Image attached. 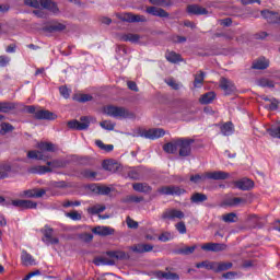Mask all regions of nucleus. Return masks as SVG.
Listing matches in <instances>:
<instances>
[{"mask_svg": "<svg viewBox=\"0 0 280 280\" xmlns=\"http://www.w3.org/2000/svg\"><path fill=\"white\" fill-rule=\"evenodd\" d=\"M47 194L45 189H30L24 191L26 198H43Z\"/></svg>", "mask_w": 280, "mask_h": 280, "instance_id": "obj_27", "label": "nucleus"}, {"mask_svg": "<svg viewBox=\"0 0 280 280\" xmlns=\"http://www.w3.org/2000/svg\"><path fill=\"white\" fill-rule=\"evenodd\" d=\"M222 36L225 40H233V38H235V33L233 31H228L222 33Z\"/></svg>", "mask_w": 280, "mask_h": 280, "instance_id": "obj_62", "label": "nucleus"}, {"mask_svg": "<svg viewBox=\"0 0 280 280\" xmlns=\"http://www.w3.org/2000/svg\"><path fill=\"white\" fill-rule=\"evenodd\" d=\"M43 242L47 245L59 244L60 240H58V237H54V229L45 226Z\"/></svg>", "mask_w": 280, "mask_h": 280, "instance_id": "obj_18", "label": "nucleus"}, {"mask_svg": "<svg viewBox=\"0 0 280 280\" xmlns=\"http://www.w3.org/2000/svg\"><path fill=\"white\" fill-rule=\"evenodd\" d=\"M101 128L104 130H115V122L110 120H104L100 122Z\"/></svg>", "mask_w": 280, "mask_h": 280, "instance_id": "obj_53", "label": "nucleus"}, {"mask_svg": "<svg viewBox=\"0 0 280 280\" xmlns=\"http://www.w3.org/2000/svg\"><path fill=\"white\" fill-rule=\"evenodd\" d=\"M81 176H83V178H88L89 180H97V172L91 170H84L81 173Z\"/></svg>", "mask_w": 280, "mask_h": 280, "instance_id": "obj_47", "label": "nucleus"}, {"mask_svg": "<svg viewBox=\"0 0 280 280\" xmlns=\"http://www.w3.org/2000/svg\"><path fill=\"white\" fill-rule=\"evenodd\" d=\"M268 67H270V62L268 61V59L262 57L254 61L252 69L264 70V69H268Z\"/></svg>", "mask_w": 280, "mask_h": 280, "instance_id": "obj_34", "label": "nucleus"}, {"mask_svg": "<svg viewBox=\"0 0 280 280\" xmlns=\"http://www.w3.org/2000/svg\"><path fill=\"white\" fill-rule=\"evenodd\" d=\"M183 218H185V213L177 209L165 210L162 214L163 220H183Z\"/></svg>", "mask_w": 280, "mask_h": 280, "instance_id": "obj_12", "label": "nucleus"}, {"mask_svg": "<svg viewBox=\"0 0 280 280\" xmlns=\"http://www.w3.org/2000/svg\"><path fill=\"white\" fill-rule=\"evenodd\" d=\"M268 132L270 137H273V139H280V125L271 126L268 129Z\"/></svg>", "mask_w": 280, "mask_h": 280, "instance_id": "obj_49", "label": "nucleus"}, {"mask_svg": "<svg viewBox=\"0 0 280 280\" xmlns=\"http://www.w3.org/2000/svg\"><path fill=\"white\" fill-rule=\"evenodd\" d=\"M121 202H124V205H139V202H143V197L127 195L121 198Z\"/></svg>", "mask_w": 280, "mask_h": 280, "instance_id": "obj_28", "label": "nucleus"}, {"mask_svg": "<svg viewBox=\"0 0 280 280\" xmlns=\"http://www.w3.org/2000/svg\"><path fill=\"white\" fill-rule=\"evenodd\" d=\"M187 12H188V14H195L196 16H201L203 14H209V11H207L200 4H189L187 7Z\"/></svg>", "mask_w": 280, "mask_h": 280, "instance_id": "obj_21", "label": "nucleus"}, {"mask_svg": "<svg viewBox=\"0 0 280 280\" xmlns=\"http://www.w3.org/2000/svg\"><path fill=\"white\" fill-rule=\"evenodd\" d=\"M66 218H70V220H73V222H78V221L82 220V213L74 210V211L66 213Z\"/></svg>", "mask_w": 280, "mask_h": 280, "instance_id": "obj_51", "label": "nucleus"}, {"mask_svg": "<svg viewBox=\"0 0 280 280\" xmlns=\"http://www.w3.org/2000/svg\"><path fill=\"white\" fill-rule=\"evenodd\" d=\"M9 63H10V57L0 56V67H8Z\"/></svg>", "mask_w": 280, "mask_h": 280, "instance_id": "obj_63", "label": "nucleus"}, {"mask_svg": "<svg viewBox=\"0 0 280 280\" xmlns=\"http://www.w3.org/2000/svg\"><path fill=\"white\" fill-rule=\"evenodd\" d=\"M58 116L47 109H39L35 113V119H47L54 121Z\"/></svg>", "mask_w": 280, "mask_h": 280, "instance_id": "obj_20", "label": "nucleus"}, {"mask_svg": "<svg viewBox=\"0 0 280 280\" xmlns=\"http://www.w3.org/2000/svg\"><path fill=\"white\" fill-rule=\"evenodd\" d=\"M162 196H183L185 189L178 186H162L158 189Z\"/></svg>", "mask_w": 280, "mask_h": 280, "instance_id": "obj_8", "label": "nucleus"}, {"mask_svg": "<svg viewBox=\"0 0 280 280\" xmlns=\"http://www.w3.org/2000/svg\"><path fill=\"white\" fill-rule=\"evenodd\" d=\"M196 250V245L192 246H185L176 250L177 255H192V253Z\"/></svg>", "mask_w": 280, "mask_h": 280, "instance_id": "obj_44", "label": "nucleus"}, {"mask_svg": "<svg viewBox=\"0 0 280 280\" xmlns=\"http://www.w3.org/2000/svg\"><path fill=\"white\" fill-rule=\"evenodd\" d=\"M213 100H215V92H207L206 94L201 95L199 98V102L201 104H211L213 103Z\"/></svg>", "mask_w": 280, "mask_h": 280, "instance_id": "obj_39", "label": "nucleus"}, {"mask_svg": "<svg viewBox=\"0 0 280 280\" xmlns=\"http://www.w3.org/2000/svg\"><path fill=\"white\" fill-rule=\"evenodd\" d=\"M196 268H206V270H213V272H215V261L205 260V261L198 262L196 265Z\"/></svg>", "mask_w": 280, "mask_h": 280, "instance_id": "obj_42", "label": "nucleus"}, {"mask_svg": "<svg viewBox=\"0 0 280 280\" xmlns=\"http://www.w3.org/2000/svg\"><path fill=\"white\" fill-rule=\"evenodd\" d=\"M80 205H82V202L68 200V201H65V202L62 203V207H65V208L67 209V208H69V207H80Z\"/></svg>", "mask_w": 280, "mask_h": 280, "instance_id": "obj_60", "label": "nucleus"}, {"mask_svg": "<svg viewBox=\"0 0 280 280\" xmlns=\"http://www.w3.org/2000/svg\"><path fill=\"white\" fill-rule=\"evenodd\" d=\"M9 172H12V164H10V162H1L0 163V180H3V178H8Z\"/></svg>", "mask_w": 280, "mask_h": 280, "instance_id": "obj_29", "label": "nucleus"}, {"mask_svg": "<svg viewBox=\"0 0 280 280\" xmlns=\"http://www.w3.org/2000/svg\"><path fill=\"white\" fill-rule=\"evenodd\" d=\"M107 257L95 258V266H115V259H128V254L122 250H110L106 253ZM110 257V258H108Z\"/></svg>", "mask_w": 280, "mask_h": 280, "instance_id": "obj_2", "label": "nucleus"}, {"mask_svg": "<svg viewBox=\"0 0 280 280\" xmlns=\"http://www.w3.org/2000/svg\"><path fill=\"white\" fill-rule=\"evenodd\" d=\"M221 219L223 220V222H226V223L237 222V214H235L234 212H230V213L223 214Z\"/></svg>", "mask_w": 280, "mask_h": 280, "instance_id": "obj_50", "label": "nucleus"}, {"mask_svg": "<svg viewBox=\"0 0 280 280\" xmlns=\"http://www.w3.org/2000/svg\"><path fill=\"white\" fill-rule=\"evenodd\" d=\"M258 86H262L264 89H272L275 86V82L269 79L262 78L257 81Z\"/></svg>", "mask_w": 280, "mask_h": 280, "instance_id": "obj_48", "label": "nucleus"}, {"mask_svg": "<svg viewBox=\"0 0 280 280\" xmlns=\"http://www.w3.org/2000/svg\"><path fill=\"white\" fill-rule=\"evenodd\" d=\"M97 190H98V194H101L102 196H108V194L113 191L108 186H98Z\"/></svg>", "mask_w": 280, "mask_h": 280, "instance_id": "obj_57", "label": "nucleus"}, {"mask_svg": "<svg viewBox=\"0 0 280 280\" xmlns=\"http://www.w3.org/2000/svg\"><path fill=\"white\" fill-rule=\"evenodd\" d=\"M228 205L230 207H240V205H246V199L240 198V197H234V198L228 200Z\"/></svg>", "mask_w": 280, "mask_h": 280, "instance_id": "obj_46", "label": "nucleus"}, {"mask_svg": "<svg viewBox=\"0 0 280 280\" xmlns=\"http://www.w3.org/2000/svg\"><path fill=\"white\" fill-rule=\"evenodd\" d=\"M91 100H93V96H91V94H81L79 97H77V102H91Z\"/></svg>", "mask_w": 280, "mask_h": 280, "instance_id": "obj_59", "label": "nucleus"}, {"mask_svg": "<svg viewBox=\"0 0 280 280\" xmlns=\"http://www.w3.org/2000/svg\"><path fill=\"white\" fill-rule=\"evenodd\" d=\"M233 268V262H215L214 261V272H224Z\"/></svg>", "mask_w": 280, "mask_h": 280, "instance_id": "obj_37", "label": "nucleus"}, {"mask_svg": "<svg viewBox=\"0 0 280 280\" xmlns=\"http://www.w3.org/2000/svg\"><path fill=\"white\" fill-rule=\"evenodd\" d=\"M92 232L95 235H102L103 237H106V235H113V233H115V230L110 226H96L92 230Z\"/></svg>", "mask_w": 280, "mask_h": 280, "instance_id": "obj_24", "label": "nucleus"}, {"mask_svg": "<svg viewBox=\"0 0 280 280\" xmlns=\"http://www.w3.org/2000/svg\"><path fill=\"white\" fill-rule=\"evenodd\" d=\"M21 260L24 266H36V259L27 250H22Z\"/></svg>", "mask_w": 280, "mask_h": 280, "instance_id": "obj_26", "label": "nucleus"}, {"mask_svg": "<svg viewBox=\"0 0 280 280\" xmlns=\"http://www.w3.org/2000/svg\"><path fill=\"white\" fill-rule=\"evenodd\" d=\"M163 150L167 154H176L178 152V140L164 144Z\"/></svg>", "mask_w": 280, "mask_h": 280, "instance_id": "obj_32", "label": "nucleus"}, {"mask_svg": "<svg viewBox=\"0 0 280 280\" xmlns=\"http://www.w3.org/2000/svg\"><path fill=\"white\" fill-rule=\"evenodd\" d=\"M67 30V25L60 23V22H55L46 27V32H65Z\"/></svg>", "mask_w": 280, "mask_h": 280, "instance_id": "obj_38", "label": "nucleus"}, {"mask_svg": "<svg viewBox=\"0 0 280 280\" xmlns=\"http://www.w3.org/2000/svg\"><path fill=\"white\" fill-rule=\"evenodd\" d=\"M235 132V126H233V122L229 121L221 126V133L223 137H231Z\"/></svg>", "mask_w": 280, "mask_h": 280, "instance_id": "obj_33", "label": "nucleus"}, {"mask_svg": "<svg viewBox=\"0 0 280 280\" xmlns=\"http://www.w3.org/2000/svg\"><path fill=\"white\" fill-rule=\"evenodd\" d=\"M226 248V244L222 243H206L201 246L202 250H207L208 253H220Z\"/></svg>", "mask_w": 280, "mask_h": 280, "instance_id": "obj_16", "label": "nucleus"}, {"mask_svg": "<svg viewBox=\"0 0 280 280\" xmlns=\"http://www.w3.org/2000/svg\"><path fill=\"white\" fill-rule=\"evenodd\" d=\"M160 242H170L172 240V234L163 233L159 236Z\"/></svg>", "mask_w": 280, "mask_h": 280, "instance_id": "obj_64", "label": "nucleus"}, {"mask_svg": "<svg viewBox=\"0 0 280 280\" xmlns=\"http://www.w3.org/2000/svg\"><path fill=\"white\" fill-rule=\"evenodd\" d=\"M89 126H91V121L86 116L81 117L80 120L68 121V127L71 128V130H86Z\"/></svg>", "mask_w": 280, "mask_h": 280, "instance_id": "obj_9", "label": "nucleus"}, {"mask_svg": "<svg viewBox=\"0 0 280 280\" xmlns=\"http://www.w3.org/2000/svg\"><path fill=\"white\" fill-rule=\"evenodd\" d=\"M268 108H269V110H277V108H279V102L277 101V98L270 100V104H269Z\"/></svg>", "mask_w": 280, "mask_h": 280, "instance_id": "obj_61", "label": "nucleus"}, {"mask_svg": "<svg viewBox=\"0 0 280 280\" xmlns=\"http://www.w3.org/2000/svg\"><path fill=\"white\" fill-rule=\"evenodd\" d=\"M154 277L155 279H159V280H180V276H178V273L171 272V271L159 270L154 272Z\"/></svg>", "mask_w": 280, "mask_h": 280, "instance_id": "obj_17", "label": "nucleus"}, {"mask_svg": "<svg viewBox=\"0 0 280 280\" xmlns=\"http://www.w3.org/2000/svg\"><path fill=\"white\" fill-rule=\"evenodd\" d=\"M179 156H189L191 154V143L194 139L179 138L177 139Z\"/></svg>", "mask_w": 280, "mask_h": 280, "instance_id": "obj_7", "label": "nucleus"}, {"mask_svg": "<svg viewBox=\"0 0 280 280\" xmlns=\"http://www.w3.org/2000/svg\"><path fill=\"white\" fill-rule=\"evenodd\" d=\"M103 170H106L107 172H117V170H119V164L113 160H105L103 161Z\"/></svg>", "mask_w": 280, "mask_h": 280, "instance_id": "obj_35", "label": "nucleus"}, {"mask_svg": "<svg viewBox=\"0 0 280 280\" xmlns=\"http://www.w3.org/2000/svg\"><path fill=\"white\" fill-rule=\"evenodd\" d=\"M24 3L30 8H44L45 10H49V12H52V14H58V12H60V9H58V4H56L51 0H25Z\"/></svg>", "mask_w": 280, "mask_h": 280, "instance_id": "obj_4", "label": "nucleus"}, {"mask_svg": "<svg viewBox=\"0 0 280 280\" xmlns=\"http://www.w3.org/2000/svg\"><path fill=\"white\" fill-rule=\"evenodd\" d=\"M209 200V197L202 192H195L190 197V202L194 205H200L201 202H207Z\"/></svg>", "mask_w": 280, "mask_h": 280, "instance_id": "obj_31", "label": "nucleus"}, {"mask_svg": "<svg viewBox=\"0 0 280 280\" xmlns=\"http://www.w3.org/2000/svg\"><path fill=\"white\" fill-rule=\"evenodd\" d=\"M12 130H14V127L10 122H2L0 135H8V132H12Z\"/></svg>", "mask_w": 280, "mask_h": 280, "instance_id": "obj_52", "label": "nucleus"}, {"mask_svg": "<svg viewBox=\"0 0 280 280\" xmlns=\"http://www.w3.org/2000/svg\"><path fill=\"white\" fill-rule=\"evenodd\" d=\"M59 92H60V95L65 97V100H69L71 95V90H69L67 86L63 85L59 88Z\"/></svg>", "mask_w": 280, "mask_h": 280, "instance_id": "obj_55", "label": "nucleus"}, {"mask_svg": "<svg viewBox=\"0 0 280 280\" xmlns=\"http://www.w3.org/2000/svg\"><path fill=\"white\" fill-rule=\"evenodd\" d=\"M126 222H127L128 229H139V223L132 220L130 217H127Z\"/></svg>", "mask_w": 280, "mask_h": 280, "instance_id": "obj_58", "label": "nucleus"}, {"mask_svg": "<svg viewBox=\"0 0 280 280\" xmlns=\"http://www.w3.org/2000/svg\"><path fill=\"white\" fill-rule=\"evenodd\" d=\"M120 21H125L126 23H145L148 19H145V15L122 13L120 15Z\"/></svg>", "mask_w": 280, "mask_h": 280, "instance_id": "obj_11", "label": "nucleus"}, {"mask_svg": "<svg viewBox=\"0 0 280 280\" xmlns=\"http://www.w3.org/2000/svg\"><path fill=\"white\" fill-rule=\"evenodd\" d=\"M219 86L222 91H224L225 95H231V93H234L235 91V83L226 78L220 79Z\"/></svg>", "mask_w": 280, "mask_h": 280, "instance_id": "obj_15", "label": "nucleus"}, {"mask_svg": "<svg viewBox=\"0 0 280 280\" xmlns=\"http://www.w3.org/2000/svg\"><path fill=\"white\" fill-rule=\"evenodd\" d=\"M153 249H154V246L150 244H138V245L131 246V250L133 253H139V254L152 253Z\"/></svg>", "mask_w": 280, "mask_h": 280, "instance_id": "obj_25", "label": "nucleus"}, {"mask_svg": "<svg viewBox=\"0 0 280 280\" xmlns=\"http://www.w3.org/2000/svg\"><path fill=\"white\" fill-rule=\"evenodd\" d=\"M14 108H16V105L12 102H0V113H10Z\"/></svg>", "mask_w": 280, "mask_h": 280, "instance_id": "obj_41", "label": "nucleus"}, {"mask_svg": "<svg viewBox=\"0 0 280 280\" xmlns=\"http://www.w3.org/2000/svg\"><path fill=\"white\" fill-rule=\"evenodd\" d=\"M104 113L108 117H114L115 119H128L130 117V112L126 107L109 105L104 108Z\"/></svg>", "mask_w": 280, "mask_h": 280, "instance_id": "obj_5", "label": "nucleus"}, {"mask_svg": "<svg viewBox=\"0 0 280 280\" xmlns=\"http://www.w3.org/2000/svg\"><path fill=\"white\" fill-rule=\"evenodd\" d=\"M176 231H178V233H180V235H185V233H187V225H185V222H178L175 225Z\"/></svg>", "mask_w": 280, "mask_h": 280, "instance_id": "obj_54", "label": "nucleus"}, {"mask_svg": "<svg viewBox=\"0 0 280 280\" xmlns=\"http://www.w3.org/2000/svg\"><path fill=\"white\" fill-rule=\"evenodd\" d=\"M209 178L210 180H226L229 178V173L224 171H214L208 172L205 174H196L190 176V183H195V185H199V183H205Z\"/></svg>", "mask_w": 280, "mask_h": 280, "instance_id": "obj_1", "label": "nucleus"}, {"mask_svg": "<svg viewBox=\"0 0 280 280\" xmlns=\"http://www.w3.org/2000/svg\"><path fill=\"white\" fill-rule=\"evenodd\" d=\"M166 84L171 86V89H173L174 91H178V89H180V84H178L174 79H167Z\"/></svg>", "mask_w": 280, "mask_h": 280, "instance_id": "obj_56", "label": "nucleus"}, {"mask_svg": "<svg viewBox=\"0 0 280 280\" xmlns=\"http://www.w3.org/2000/svg\"><path fill=\"white\" fill-rule=\"evenodd\" d=\"M48 166H39V174H47V172H51V170L67 167V162L62 160H54L51 162H47Z\"/></svg>", "mask_w": 280, "mask_h": 280, "instance_id": "obj_10", "label": "nucleus"}, {"mask_svg": "<svg viewBox=\"0 0 280 280\" xmlns=\"http://www.w3.org/2000/svg\"><path fill=\"white\" fill-rule=\"evenodd\" d=\"M103 211H106V206L95 205L88 208V213H90L91 215H97V213H102Z\"/></svg>", "mask_w": 280, "mask_h": 280, "instance_id": "obj_43", "label": "nucleus"}, {"mask_svg": "<svg viewBox=\"0 0 280 280\" xmlns=\"http://www.w3.org/2000/svg\"><path fill=\"white\" fill-rule=\"evenodd\" d=\"M205 84V72L202 70L195 74L194 86L195 89H202Z\"/></svg>", "mask_w": 280, "mask_h": 280, "instance_id": "obj_36", "label": "nucleus"}, {"mask_svg": "<svg viewBox=\"0 0 280 280\" xmlns=\"http://www.w3.org/2000/svg\"><path fill=\"white\" fill-rule=\"evenodd\" d=\"M144 139H161V137H165V130L162 128H153L149 130H144L142 132Z\"/></svg>", "mask_w": 280, "mask_h": 280, "instance_id": "obj_14", "label": "nucleus"}, {"mask_svg": "<svg viewBox=\"0 0 280 280\" xmlns=\"http://www.w3.org/2000/svg\"><path fill=\"white\" fill-rule=\"evenodd\" d=\"M165 58L168 62H172L173 65H176V62H183V57L180 54H177L175 51H166Z\"/></svg>", "mask_w": 280, "mask_h": 280, "instance_id": "obj_30", "label": "nucleus"}, {"mask_svg": "<svg viewBox=\"0 0 280 280\" xmlns=\"http://www.w3.org/2000/svg\"><path fill=\"white\" fill-rule=\"evenodd\" d=\"M151 5H159L161 8H170L172 5V0H149Z\"/></svg>", "mask_w": 280, "mask_h": 280, "instance_id": "obj_45", "label": "nucleus"}, {"mask_svg": "<svg viewBox=\"0 0 280 280\" xmlns=\"http://www.w3.org/2000/svg\"><path fill=\"white\" fill-rule=\"evenodd\" d=\"M37 148L40 151H28V159H36L37 161H45L47 156H45V152H55L56 145L51 142H40Z\"/></svg>", "mask_w": 280, "mask_h": 280, "instance_id": "obj_3", "label": "nucleus"}, {"mask_svg": "<svg viewBox=\"0 0 280 280\" xmlns=\"http://www.w3.org/2000/svg\"><path fill=\"white\" fill-rule=\"evenodd\" d=\"M132 189L133 191H138V194H150L152 186H149L148 183H133Z\"/></svg>", "mask_w": 280, "mask_h": 280, "instance_id": "obj_23", "label": "nucleus"}, {"mask_svg": "<svg viewBox=\"0 0 280 280\" xmlns=\"http://www.w3.org/2000/svg\"><path fill=\"white\" fill-rule=\"evenodd\" d=\"M234 187L236 189H241V191H249V189H253L255 187V183L249 178H242L234 182Z\"/></svg>", "mask_w": 280, "mask_h": 280, "instance_id": "obj_13", "label": "nucleus"}, {"mask_svg": "<svg viewBox=\"0 0 280 280\" xmlns=\"http://www.w3.org/2000/svg\"><path fill=\"white\" fill-rule=\"evenodd\" d=\"M5 207H10V205H12V207H15L16 209H36V207H38V203H36V201H32V200H23V199H14L11 200V202H5L4 203Z\"/></svg>", "mask_w": 280, "mask_h": 280, "instance_id": "obj_6", "label": "nucleus"}, {"mask_svg": "<svg viewBox=\"0 0 280 280\" xmlns=\"http://www.w3.org/2000/svg\"><path fill=\"white\" fill-rule=\"evenodd\" d=\"M261 16L266 19L268 23H280V13L270 11V10H264L260 12Z\"/></svg>", "mask_w": 280, "mask_h": 280, "instance_id": "obj_19", "label": "nucleus"}, {"mask_svg": "<svg viewBox=\"0 0 280 280\" xmlns=\"http://www.w3.org/2000/svg\"><path fill=\"white\" fill-rule=\"evenodd\" d=\"M147 13L151 14L152 16H160V19H167V16H170V13H167L164 9L156 7L147 8Z\"/></svg>", "mask_w": 280, "mask_h": 280, "instance_id": "obj_22", "label": "nucleus"}, {"mask_svg": "<svg viewBox=\"0 0 280 280\" xmlns=\"http://www.w3.org/2000/svg\"><path fill=\"white\" fill-rule=\"evenodd\" d=\"M141 36L137 35V34H132V33H128L125 34L120 37V40H122V43H139Z\"/></svg>", "mask_w": 280, "mask_h": 280, "instance_id": "obj_40", "label": "nucleus"}]
</instances>
